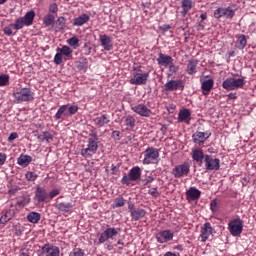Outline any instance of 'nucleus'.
I'll return each instance as SVG.
<instances>
[{
    "label": "nucleus",
    "mask_w": 256,
    "mask_h": 256,
    "mask_svg": "<svg viewBox=\"0 0 256 256\" xmlns=\"http://www.w3.org/2000/svg\"><path fill=\"white\" fill-rule=\"evenodd\" d=\"M12 97H14V103H29L35 99V93L29 87L17 88Z\"/></svg>",
    "instance_id": "nucleus-1"
},
{
    "label": "nucleus",
    "mask_w": 256,
    "mask_h": 256,
    "mask_svg": "<svg viewBox=\"0 0 256 256\" xmlns=\"http://www.w3.org/2000/svg\"><path fill=\"white\" fill-rule=\"evenodd\" d=\"M97 149H99V136H97V133H92L88 138L87 147L82 149L80 154L85 159H91L97 153Z\"/></svg>",
    "instance_id": "nucleus-2"
},
{
    "label": "nucleus",
    "mask_w": 256,
    "mask_h": 256,
    "mask_svg": "<svg viewBox=\"0 0 256 256\" xmlns=\"http://www.w3.org/2000/svg\"><path fill=\"white\" fill-rule=\"evenodd\" d=\"M133 77L129 80L131 85H147L149 79V72L143 73L141 66L133 67Z\"/></svg>",
    "instance_id": "nucleus-3"
},
{
    "label": "nucleus",
    "mask_w": 256,
    "mask_h": 256,
    "mask_svg": "<svg viewBox=\"0 0 256 256\" xmlns=\"http://www.w3.org/2000/svg\"><path fill=\"white\" fill-rule=\"evenodd\" d=\"M245 86V77L235 79L233 77L227 78L222 83L223 89L226 91H235V89H241Z\"/></svg>",
    "instance_id": "nucleus-4"
},
{
    "label": "nucleus",
    "mask_w": 256,
    "mask_h": 256,
    "mask_svg": "<svg viewBox=\"0 0 256 256\" xmlns=\"http://www.w3.org/2000/svg\"><path fill=\"white\" fill-rule=\"evenodd\" d=\"M228 231L232 237H239L243 233V220L234 218L228 223Z\"/></svg>",
    "instance_id": "nucleus-5"
},
{
    "label": "nucleus",
    "mask_w": 256,
    "mask_h": 256,
    "mask_svg": "<svg viewBox=\"0 0 256 256\" xmlns=\"http://www.w3.org/2000/svg\"><path fill=\"white\" fill-rule=\"evenodd\" d=\"M204 167L206 171H219V169L221 168V160L209 154H205Z\"/></svg>",
    "instance_id": "nucleus-6"
},
{
    "label": "nucleus",
    "mask_w": 256,
    "mask_h": 256,
    "mask_svg": "<svg viewBox=\"0 0 256 256\" xmlns=\"http://www.w3.org/2000/svg\"><path fill=\"white\" fill-rule=\"evenodd\" d=\"M143 155V165H151L153 161H157V159H159V149L149 147L143 152Z\"/></svg>",
    "instance_id": "nucleus-7"
},
{
    "label": "nucleus",
    "mask_w": 256,
    "mask_h": 256,
    "mask_svg": "<svg viewBox=\"0 0 256 256\" xmlns=\"http://www.w3.org/2000/svg\"><path fill=\"white\" fill-rule=\"evenodd\" d=\"M117 235H119V229L115 227H108L100 234L98 243L99 245H103V243H106L109 239H113V237H117Z\"/></svg>",
    "instance_id": "nucleus-8"
},
{
    "label": "nucleus",
    "mask_w": 256,
    "mask_h": 256,
    "mask_svg": "<svg viewBox=\"0 0 256 256\" xmlns=\"http://www.w3.org/2000/svg\"><path fill=\"white\" fill-rule=\"evenodd\" d=\"M189 171H191V166L189 163L184 162L183 164L176 165L172 170V175L176 179H180V177H187L189 175Z\"/></svg>",
    "instance_id": "nucleus-9"
},
{
    "label": "nucleus",
    "mask_w": 256,
    "mask_h": 256,
    "mask_svg": "<svg viewBox=\"0 0 256 256\" xmlns=\"http://www.w3.org/2000/svg\"><path fill=\"white\" fill-rule=\"evenodd\" d=\"M173 237H175L173 230H162L156 234V241L158 243H169V241H173Z\"/></svg>",
    "instance_id": "nucleus-10"
},
{
    "label": "nucleus",
    "mask_w": 256,
    "mask_h": 256,
    "mask_svg": "<svg viewBox=\"0 0 256 256\" xmlns=\"http://www.w3.org/2000/svg\"><path fill=\"white\" fill-rule=\"evenodd\" d=\"M211 137V132L206 131V132H201V131H196L192 135V141L193 143H196V145H202Z\"/></svg>",
    "instance_id": "nucleus-11"
},
{
    "label": "nucleus",
    "mask_w": 256,
    "mask_h": 256,
    "mask_svg": "<svg viewBox=\"0 0 256 256\" xmlns=\"http://www.w3.org/2000/svg\"><path fill=\"white\" fill-rule=\"evenodd\" d=\"M128 209L133 221H139V219H143V217L147 215V211L145 209H136L133 204H129Z\"/></svg>",
    "instance_id": "nucleus-12"
},
{
    "label": "nucleus",
    "mask_w": 256,
    "mask_h": 256,
    "mask_svg": "<svg viewBox=\"0 0 256 256\" xmlns=\"http://www.w3.org/2000/svg\"><path fill=\"white\" fill-rule=\"evenodd\" d=\"M49 199V193H47V189L42 186H38L35 190V195H34V201L37 203H45Z\"/></svg>",
    "instance_id": "nucleus-13"
},
{
    "label": "nucleus",
    "mask_w": 256,
    "mask_h": 256,
    "mask_svg": "<svg viewBox=\"0 0 256 256\" xmlns=\"http://www.w3.org/2000/svg\"><path fill=\"white\" fill-rule=\"evenodd\" d=\"M132 111L140 117H151L152 112L145 104H138L131 107Z\"/></svg>",
    "instance_id": "nucleus-14"
},
{
    "label": "nucleus",
    "mask_w": 256,
    "mask_h": 256,
    "mask_svg": "<svg viewBox=\"0 0 256 256\" xmlns=\"http://www.w3.org/2000/svg\"><path fill=\"white\" fill-rule=\"evenodd\" d=\"M185 83L183 80H169L165 85V91H177V89H184Z\"/></svg>",
    "instance_id": "nucleus-15"
},
{
    "label": "nucleus",
    "mask_w": 256,
    "mask_h": 256,
    "mask_svg": "<svg viewBox=\"0 0 256 256\" xmlns=\"http://www.w3.org/2000/svg\"><path fill=\"white\" fill-rule=\"evenodd\" d=\"M39 256H59V248L57 246L45 244L42 247Z\"/></svg>",
    "instance_id": "nucleus-16"
},
{
    "label": "nucleus",
    "mask_w": 256,
    "mask_h": 256,
    "mask_svg": "<svg viewBox=\"0 0 256 256\" xmlns=\"http://www.w3.org/2000/svg\"><path fill=\"white\" fill-rule=\"evenodd\" d=\"M177 122L191 125V110L187 108L180 110L178 113Z\"/></svg>",
    "instance_id": "nucleus-17"
},
{
    "label": "nucleus",
    "mask_w": 256,
    "mask_h": 256,
    "mask_svg": "<svg viewBox=\"0 0 256 256\" xmlns=\"http://www.w3.org/2000/svg\"><path fill=\"white\" fill-rule=\"evenodd\" d=\"M99 41L101 47H103L104 51H112L113 50V40L106 34L99 36Z\"/></svg>",
    "instance_id": "nucleus-18"
},
{
    "label": "nucleus",
    "mask_w": 256,
    "mask_h": 256,
    "mask_svg": "<svg viewBox=\"0 0 256 256\" xmlns=\"http://www.w3.org/2000/svg\"><path fill=\"white\" fill-rule=\"evenodd\" d=\"M213 234V227H211V223L206 222L202 228H201V241L202 243H205V241H207V239H209V237H211V235Z\"/></svg>",
    "instance_id": "nucleus-19"
},
{
    "label": "nucleus",
    "mask_w": 256,
    "mask_h": 256,
    "mask_svg": "<svg viewBox=\"0 0 256 256\" xmlns=\"http://www.w3.org/2000/svg\"><path fill=\"white\" fill-rule=\"evenodd\" d=\"M94 124L97 127H105V125H109L111 123V119L109 118V115L107 114H100L96 116L94 119Z\"/></svg>",
    "instance_id": "nucleus-20"
},
{
    "label": "nucleus",
    "mask_w": 256,
    "mask_h": 256,
    "mask_svg": "<svg viewBox=\"0 0 256 256\" xmlns=\"http://www.w3.org/2000/svg\"><path fill=\"white\" fill-rule=\"evenodd\" d=\"M156 61L161 67H168L171 65V63H173L174 60L173 57L160 53Z\"/></svg>",
    "instance_id": "nucleus-21"
},
{
    "label": "nucleus",
    "mask_w": 256,
    "mask_h": 256,
    "mask_svg": "<svg viewBox=\"0 0 256 256\" xmlns=\"http://www.w3.org/2000/svg\"><path fill=\"white\" fill-rule=\"evenodd\" d=\"M201 197V191L195 187H190L186 192L187 201H197Z\"/></svg>",
    "instance_id": "nucleus-22"
},
{
    "label": "nucleus",
    "mask_w": 256,
    "mask_h": 256,
    "mask_svg": "<svg viewBox=\"0 0 256 256\" xmlns=\"http://www.w3.org/2000/svg\"><path fill=\"white\" fill-rule=\"evenodd\" d=\"M67 117H69L68 105L60 106L58 111L54 115V118L56 119V121H59V119L64 121V119H67Z\"/></svg>",
    "instance_id": "nucleus-23"
},
{
    "label": "nucleus",
    "mask_w": 256,
    "mask_h": 256,
    "mask_svg": "<svg viewBox=\"0 0 256 256\" xmlns=\"http://www.w3.org/2000/svg\"><path fill=\"white\" fill-rule=\"evenodd\" d=\"M214 85H215V81H213V79L201 81V89H202L203 95H209Z\"/></svg>",
    "instance_id": "nucleus-24"
},
{
    "label": "nucleus",
    "mask_w": 256,
    "mask_h": 256,
    "mask_svg": "<svg viewBox=\"0 0 256 256\" xmlns=\"http://www.w3.org/2000/svg\"><path fill=\"white\" fill-rule=\"evenodd\" d=\"M90 19H91V17L88 14L84 13V14L74 18L73 25L75 27H83V25H85V23H89Z\"/></svg>",
    "instance_id": "nucleus-25"
},
{
    "label": "nucleus",
    "mask_w": 256,
    "mask_h": 256,
    "mask_svg": "<svg viewBox=\"0 0 256 256\" xmlns=\"http://www.w3.org/2000/svg\"><path fill=\"white\" fill-rule=\"evenodd\" d=\"M191 155L193 161L200 163V165L203 163V159H205V154H203V149L201 148L192 149Z\"/></svg>",
    "instance_id": "nucleus-26"
},
{
    "label": "nucleus",
    "mask_w": 256,
    "mask_h": 256,
    "mask_svg": "<svg viewBox=\"0 0 256 256\" xmlns=\"http://www.w3.org/2000/svg\"><path fill=\"white\" fill-rule=\"evenodd\" d=\"M21 18L24 20L26 27H31V25H33V21L35 20V11L30 10Z\"/></svg>",
    "instance_id": "nucleus-27"
},
{
    "label": "nucleus",
    "mask_w": 256,
    "mask_h": 256,
    "mask_svg": "<svg viewBox=\"0 0 256 256\" xmlns=\"http://www.w3.org/2000/svg\"><path fill=\"white\" fill-rule=\"evenodd\" d=\"M199 61L192 59L188 61L187 67H186V72L188 75H195L197 73V65Z\"/></svg>",
    "instance_id": "nucleus-28"
},
{
    "label": "nucleus",
    "mask_w": 256,
    "mask_h": 256,
    "mask_svg": "<svg viewBox=\"0 0 256 256\" xmlns=\"http://www.w3.org/2000/svg\"><path fill=\"white\" fill-rule=\"evenodd\" d=\"M181 7L183 9L181 15L182 17H186L189 10L193 9V0H182Z\"/></svg>",
    "instance_id": "nucleus-29"
},
{
    "label": "nucleus",
    "mask_w": 256,
    "mask_h": 256,
    "mask_svg": "<svg viewBox=\"0 0 256 256\" xmlns=\"http://www.w3.org/2000/svg\"><path fill=\"white\" fill-rule=\"evenodd\" d=\"M235 11H237V5L231 4L230 6L224 8V17L226 19H233V17H235Z\"/></svg>",
    "instance_id": "nucleus-30"
},
{
    "label": "nucleus",
    "mask_w": 256,
    "mask_h": 256,
    "mask_svg": "<svg viewBox=\"0 0 256 256\" xmlns=\"http://www.w3.org/2000/svg\"><path fill=\"white\" fill-rule=\"evenodd\" d=\"M26 219L29 223H33L35 225L41 221V213L32 211L27 214Z\"/></svg>",
    "instance_id": "nucleus-31"
},
{
    "label": "nucleus",
    "mask_w": 256,
    "mask_h": 256,
    "mask_svg": "<svg viewBox=\"0 0 256 256\" xmlns=\"http://www.w3.org/2000/svg\"><path fill=\"white\" fill-rule=\"evenodd\" d=\"M129 177L131 181H137L141 179V168L139 166H135L129 171Z\"/></svg>",
    "instance_id": "nucleus-32"
},
{
    "label": "nucleus",
    "mask_w": 256,
    "mask_h": 256,
    "mask_svg": "<svg viewBox=\"0 0 256 256\" xmlns=\"http://www.w3.org/2000/svg\"><path fill=\"white\" fill-rule=\"evenodd\" d=\"M33 161V158L29 155L21 154L20 157L17 159L18 165L21 167H28L29 163Z\"/></svg>",
    "instance_id": "nucleus-33"
},
{
    "label": "nucleus",
    "mask_w": 256,
    "mask_h": 256,
    "mask_svg": "<svg viewBox=\"0 0 256 256\" xmlns=\"http://www.w3.org/2000/svg\"><path fill=\"white\" fill-rule=\"evenodd\" d=\"M56 209L62 213H69L73 209V204L70 202H61L56 205Z\"/></svg>",
    "instance_id": "nucleus-34"
},
{
    "label": "nucleus",
    "mask_w": 256,
    "mask_h": 256,
    "mask_svg": "<svg viewBox=\"0 0 256 256\" xmlns=\"http://www.w3.org/2000/svg\"><path fill=\"white\" fill-rule=\"evenodd\" d=\"M124 123L127 131H132V129H135V123H136L135 117L131 115L126 116Z\"/></svg>",
    "instance_id": "nucleus-35"
},
{
    "label": "nucleus",
    "mask_w": 256,
    "mask_h": 256,
    "mask_svg": "<svg viewBox=\"0 0 256 256\" xmlns=\"http://www.w3.org/2000/svg\"><path fill=\"white\" fill-rule=\"evenodd\" d=\"M37 139L40 141V143H49L50 141H53V135L47 131H44L42 134L37 136Z\"/></svg>",
    "instance_id": "nucleus-36"
},
{
    "label": "nucleus",
    "mask_w": 256,
    "mask_h": 256,
    "mask_svg": "<svg viewBox=\"0 0 256 256\" xmlns=\"http://www.w3.org/2000/svg\"><path fill=\"white\" fill-rule=\"evenodd\" d=\"M15 215V212L13 210H8L3 214L0 218V223L2 225H5V223H8V221H11L13 219V216Z\"/></svg>",
    "instance_id": "nucleus-37"
},
{
    "label": "nucleus",
    "mask_w": 256,
    "mask_h": 256,
    "mask_svg": "<svg viewBox=\"0 0 256 256\" xmlns=\"http://www.w3.org/2000/svg\"><path fill=\"white\" fill-rule=\"evenodd\" d=\"M43 23L46 27H52L55 25V16H53L51 13H48L46 16H44Z\"/></svg>",
    "instance_id": "nucleus-38"
},
{
    "label": "nucleus",
    "mask_w": 256,
    "mask_h": 256,
    "mask_svg": "<svg viewBox=\"0 0 256 256\" xmlns=\"http://www.w3.org/2000/svg\"><path fill=\"white\" fill-rule=\"evenodd\" d=\"M89 67V62L87 61V58L82 57L77 62V69L79 71H87V68Z\"/></svg>",
    "instance_id": "nucleus-39"
},
{
    "label": "nucleus",
    "mask_w": 256,
    "mask_h": 256,
    "mask_svg": "<svg viewBox=\"0 0 256 256\" xmlns=\"http://www.w3.org/2000/svg\"><path fill=\"white\" fill-rule=\"evenodd\" d=\"M236 45L240 50L245 49V47H247V36H245V34L240 35Z\"/></svg>",
    "instance_id": "nucleus-40"
},
{
    "label": "nucleus",
    "mask_w": 256,
    "mask_h": 256,
    "mask_svg": "<svg viewBox=\"0 0 256 256\" xmlns=\"http://www.w3.org/2000/svg\"><path fill=\"white\" fill-rule=\"evenodd\" d=\"M25 26V21L23 20L22 17L18 18L15 20L14 24H11L10 27H13L16 31H19L20 29H23Z\"/></svg>",
    "instance_id": "nucleus-41"
},
{
    "label": "nucleus",
    "mask_w": 256,
    "mask_h": 256,
    "mask_svg": "<svg viewBox=\"0 0 256 256\" xmlns=\"http://www.w3.org/2000/svg\"><path fill=\"white\" fill-rule=\"evenodd\" d=\"M57 51L65 57H71V55H73V49L69 46H62V48H58Z\"/></svg>",
    "instance_id": "nucleus-42"
},
{
    "label": "nucleus",
    "mask_w": 256,
    "mask_h": 256,
    "mask_svg": "<svg viewBox=\"0 0 256 256\" xmlns=\"http://www.w3.org/2000/svg\"><path fill=\"white\" fill-rule=\"evenodd\" d=\"M13 229L14 235H16V237H20V235H23L25 231V226L21 225V223H17L13 225Z\"/></svg>",
    "instance_id": "nucleus-43"
},
{
    "label": "nucleus",
    "mask_w": 256,
    "mask_h": 256,
    "mask_svg": "<svg viewBox=\"0 0 256 256\" xmlns=\"http://www.w3.org/2000/svg\"><path fill=\"white\" fill-rule=\"evenodd\" d=\"M125 205V199L123 197L116 198L112 204L113 209L123 207Z\"/></svg>",
    "instance_id": "nucleus-44"
},
{
    "label": "nucleus",
    "mask_w": 256,
    "mask_h": 256,
    "mask_svg": "<svg viewBox=\"0 0 256 256\" xmlns=\"http://www.w3.org/2000/svg\"><path fill=\"white\" fill-rule=\"evenodd\" d=\"M213 15L215 19H221V17H224V8L218 7L216 10H214Z\"/></svg>",
    "instance_id": "nucleus-45"
},
{
    "label": "nucleus",
    "mask_w": 256,
    "mask_h": 256,
    "mask_svg": "<svg viewBox=\"0 0 256 256\" xmlns=\"http://www.w3.org/2000/svg\"><path fill=\"white\" fill-rule=\"evenodd\" d=\"M67 43L70 45V47H73L74 49H77V47H79V39L77 37H72L68 39Z\"/></svg>",
    "instance_id": "nucleus-46"
},
{
    "label": "nucleus",
    "mask_w": 256,
    "mask_h": 256,
    "mask_svg": "<svg viewBox=\"0 0 256 256\" xmlns=\"http://www.w3.org/2000/svg\"><path fill=\"white\" fill-rule=\"evenodd\" d=\"M5 85H9V75L2 74L0 75V87H5Z\"/></svg>",
    "instance_id": "nucleus-47"
},
{
    "label": "nucleus",
    "mask_w": 256,
    "mask_h": 256,
    "mask_svg": "<svg viewBox=\"0 0 256 256\" xmlns=\"http://www.w3.org/2000/svg\"><path fill=\"white\" fill-rule=\"evenodd\" d=\"M69 256H85V251H83V249L81 248H74Z\"/></svg>",
    "instance_id": "nucleus-48"
},
{
    "label": "nucleus",
    "mask_w": 256,
    "mask_h": 256,
    "mask_svg": "<svg viewBox=\"0 0 256 256\" xmlns=\"http://www.w3.org/2000/svg\"><path fill=\"white\" fill-rule=\"evenodd\" d=\"M37 177L38 175L35 172L28 171L25 174V178L27 179V181H36Z\"/></svg>",
    "instance_id": "nucleus-49"
},
{
    "label": "nucleus",
    "mask_w": 256,
    "mask_h": 256,
    "mask_svg": "<svg viewBox=\"0 0 256 256\" xmlns=\"http://www.w3.org/2000/svg\"><path fill=\"white\" fill-rule=\"evenodd\" d=\"M55 65H61L63 63V54L58 51V53L54 56Z\"/></svg>",
    "instance_id": "nucleus-50"
},
{
    "label": "nucleus",
    "mask_w": 256,
    "mask_h": 256,
    "mask_svg": "<svg viewBox=\"0 0 256 256\" xmlns=\"http://www.w3.org/2000/svg\"><path fill=\"white\" fill-rule=\"evenodd\" d=\"M77 111H79V106L77 105H72L70 107L68 106V117H71V115H75Z\"/></svg>",
    "instance_id": "nucleus-51"
},
{
    "label": "nucleus",
    "mask_w": 256,
    "mask_h": 256,
    "mask_svg": "<svg viewBox=\"0 0 256 256\" xmlns=\"http://www.w3.org/2000/svg\"><path fill=\"white\" fill-rule=\"evenodd\" d=\"M210 209L213 213H217L219 211V204H217V200H212L210 203Z\"/></svg>",
    "instance_id": "nucleus-52"
},
{
    "label": "nucleus",
    "mask_w": 256,
    "mask_h": 256,
    "mask_svg": "<svg viewBox=\"0 0 256 256\" xmlns=\"http://www.w3.org/2000/svg\"><path fill=\"white\" fill-rule=\"evenodd\" d=\"M59 193H61V190L53 189L52 191L49 192L48 197H49V199H55V197H57V195H59Z\"/></svg>",
    "instance_id": "nucleus-53"
},
{
    "label": "nucleus",
    "mask_w": 256,
    "mask_h": 256,
    "mask_svg": "<svg viewBox=\"0 0 256 256\" xmlns=\"http://www.w3.org/2000/svg\"><path fill=\"white\" fill-rule=\"evenodd\" d=\"M59 11V6H57V3H51L49 6V13H57Z\"/></svg>",
    "instance_id": "nucleus-54"
},
{
    "label": "nucleus",
    "mask_w": 256,
    "mask_h": 256,
    "mask_svg": "<svg viewBox=\"0 0 256 256\" xmlns=\"http://www.w3.org/2000/svg\"><path fill=\"white\" fill-rule=\"evenodd\" d=\"M167 67L169 68L170 73H177V71H179V66L175 65L173 62Z\"/></svg>",
    "instance_id": "nucleus-55"
},
{
    "label": "nucleus",
    "mask_w": 256,
    "mask_h": 256,
    "mask_svg": "<svg viewBox=\"0 0 256 256\" xmlns=\"http://www.w3.org/2000/svg\"><path fill=\"white\" fill-rule=\"evenodd\" d=\"M121 183H122L123 185H130V183H131V177L129 176V174H128V176H127V175H124V176H123V178H122V180H121Z\"/></svg>",
    "instance_id": "nucleus-56"
},
{
    "label": "nucleus",
    "mask_w": 256,
    "mask_h": 256,
    "mask_svg": "<svg viewBox=\"0 0 256 256\" xmlns=\"http://www.w3.org/2000/svg\"><path fill=\"white\" fill-rule=\"evenodd\" d=\"M3 31L4 34H6L8 37H11V35H15V33H13V30L9 26L4 27Z\"/></svg>",
    "instance_id": "nucleus-57"
},
{
    "label": "nucleus",
    "mask_w": 256,
    "mask_h": 256,
    "mask_svg": "<svg viewBox=\"0 0 256 256\" xmlns=\"http://www.w3.org/2000/svg\"><path fill=\"white\" fill-rule=\"evenodd\" d=\"M18 137L19 135L16 132H12L8 137V142L12 143V141H15Z\"/></svg>",
    "instance_id": "nucleus-58"
},
{
    "label": "nucleus",
    "mask_w": 256,
    "mask_h": 256,
    "mask_svg": "<svg viewBox=\"0 0 256 256\" xmlns=\"http://www.w3.org/2000/svg\"><path fill=\"white\" fill-rule=\"evenodd\" d=\"M149 195H152V197H159V191L157 188H152L148 191Z\"/></svg>",
    "instance_id": "nucleus-59"
},
{
    "label": "nucleus",
    "mask_w": 256,
    "mask_h": 256,
    "mask_svg": "<svg viewBox=\"0 0 256 256\" xmlns=\"http://www.w3.org/2000/svg\"><path fill=\"white\" fill-rule=\"evenodd\" d=\"M7 161V154L0 153V166L5 165V162Z\"/></svg>",
    "instance_id": "nucleus-60"
},
{
    "label": "nucleus",
    "mask_w": 256,
    "mask_h": 256,
    "mask_svg": "<svg viewBox=\"0 0 256 256\" xmlns=\"http://www.w3.org/2000/svg\"><path fill=\"white\" fill-rule=\"evenodd\" d=\"M112 137H113V139H116V140L119 141V137H121V132L118 131V130L113 131L112 132Z\"/></svg>",
    "instance_id": "nucleus-61"
},
{
    "label": "nucleus",
    "mask_w": 256,
    "mask_h": 256,
    "mask_svg": "<svg viewBox=\"0 0 256 256\" xmlns=\"http://www.w3.org/2000/svg\"><path fill=\"white\" fill-rule=\"evenodd\" d=\"M111 171H112V174L115 175L117 171H119V166H115L112 164Z\"/></svg>",
    "instance_id": "nucleus-62"
},
{
    "label": "nucleus",
    "mask_w": 256,
    "mask_h": 256,
    "mask_svg": "<svg viewBox=\"0 0 256 256\" xmlns=\"http://www.w3.org/2000/svg\"><path fill=\"white\" fill-rule=\"evenodd\" d=\"M144 185H149V183H153V177H149L142 181Z\"/></svg>",
    "instance_id": "nucleus-63"
},
{
    "label": "nucleus",
    "mask_w": 256,
    "mask_h": 256,
    "mask_svg": "<svg viewBox=\"0 0 256 256\" xmlns=\"http://www.w3.org/2000/svg\"><path fill=\"white\" fill-rule=\"evenodd\" d=\"M164 256H181L179 253H173L171 251H168L164 254Z\"/></svg>",
    "instance_id": "nucleus-64"
}]
</instances>
